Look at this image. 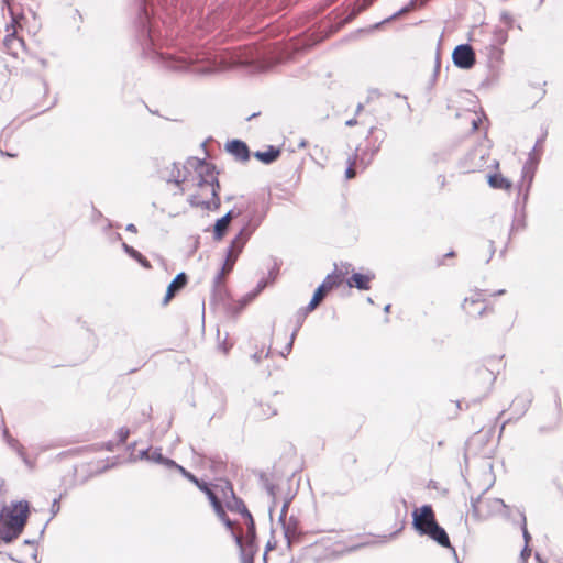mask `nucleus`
<instances>
[{
	"instance_id": "nucleus-1",
	"label": "nucleus",
	"mask_w": 563,
	"mask_h": 563,
	"mask_svg": "<svg viewBox=\"0 0 563 563\" xmlns=\"http://www.w3.org/2000/svg\"><path fill=\"white\" fill-rule=\"evenodd\" d=\"M167 24L170 18L168 0H140L139 15L135 21L136 38L142 54L170 71L206 76L232 66L263 67L267 60V52L255 45L222 49L214 53L211 47L196 40L202 38L216 30L221 13L211 12L201 16L196 24L192 38H181L178 43L163 51L157 19Z\"/></svg>"
},
{
	"instance_id": "nucleus-2",
	"label": "nucleus",
	"mask_w": 563,
	"mask_h": 563,
	"mask_svg": "<svg viewBox=\"0 0 563 563\" xmlns=\"http://www.w3.org/2000/svg\"><path fill=\"white\" fill-rule=\"evenodd\" d=\"M187 165L192 167L199 177L198 186L200 188L210 187L211 200L206 201L201 200L199 196L191 195L188 198V202L192 207H201L206 210H217L220 208L221 200L219 197L220 184L214 175L216 167L211 164H208L205 159H199L197 157H190L187 161Z\"/></svg>"
},
{
	"instance_id": "nucleus-3",
	"label": "nucleus",
	"mask_w": 563,
	"mask_h": 563,
	"mask_svg": "<svg viewBox=\"0 0 563 563\" xmlns=\"http://www.w3.org/2000/svg\"><path fill=\"white\" fill-rule=\"evenodd\" d=\"M30 515L26 500L11 503L0 510V540L11 543L23 532Z\"/></svg>"
},
{
	"instance_id": "nucleus-4",
	"label": "nucleus",
	"mask_w": 563,
	"mask_h": 563,
	"mask_svg": "<svg viewBox=\"0 0 563 563\" xmlns=\"http://www.w3.org/2000/svg\"><path fill=\"white\" fill-rule=\"evenodd\" d=\"M262 217L255 219L250 217L245 224L240 229V231L235 234V236L231 240L230 245L227 250L228 254L239 257L241 252L243 251L245 244L254 233V231L258 228L262 222Z\"/></svg>"
},
{
	"instance_id": "nucleus-5",
	"label": "nucleus",
	"mask_w": 563,
	"mask_h": 563,
	"mask_svg": "<svg viewBox=\"0 0 563 563\" xmlns=\"http://www.w3.org/2000/svg\"><path fill=\"white\" fill-rule=\"evenodd\" d=\"M437 523L431 505H423L412 511V527L420 536H424Z\"/></svg>"
},
{
	"instance_id": "nucleus-6",
	"label": "nucleus",
	"mask_w": 563,
	"mask_h": 563,
	"mask_svg": "<svg viewBox=\"0 0 563 563\" xmlns=\"http://www.w3.org/2000/svg\"><path fill=\"white\" fill-rule=\"evenodd\" d=\"M187 173V166L180 168L179 165L175 162L168 163L166 166L157 168L158 177L166 183H173L177 185L180 194L185 191L184 187H181V184L186 181Z\"/></svg>"
},
{
	"instance_id": "nucleus-7",
	"label": "nucleus",
	"mask_w": 563,
	"mask_h": 563,
	"mask_svg": "<svg viewBox=\"0 0 563 563\" xmlns=\"http://www.w3.org/2000/svg\"><path fill=\"white\" fill-rule=\"evenodd\" d=\"M453 64L460 69H471L476 63V55L470 44L457 45L452 53Z\"/></svg>"
},
{
	"instance_id": "nucleus-8",
	"label": "nucleus",
	"mask_w": 563,
	"mask_h": 563,
	"mask_svg": "<svg viewBox=\"0 0 563 563\" xmlns=\"http://www.w3.org/2000/svg\"><path fill=\"white\" fill-rule=\"evenodd\" d=\"M487 151L482 146L475 147L470 151L462 161V168L465 173H474L483 168L486 164Z\"/></svg>"
},
{
	"instance_id": "nucleus-9",
	"label": "nucleus",
	"mask_w": 563,
	"mask_h": 563,
	"mask_svg": "<svg viewBox=\"0 0 563 563\" xmlns=\"http://www.w3.org/2000/svg\"><path fill=\"white\" fill-rule=\"evenodd\" d=\"M533 396L530 391H523L515 397L510 405L511 410V417L508 418L501 426V430L505 428V424L509 421L518 420L521 417L526 415L528 411L531 402H532Z\"/></svg>"
},
{
	"instance_id": "nucleus-10",
	"label": "nucleus",
	"mask_w": 563,
	"mask_h": 563,
	"mask_svg": "<svg viewBox=\"0 0 563 563\" xmlns=\"http://www.w3.org/2000/svg\"><path fill=\"white\" fill-rule=\"evenodd\" d=\"M8 34L3 40L5 52L11 56L19 58L20 53L25 52V43L23 38L16 36L15 23L7 25Z\"/></svg>"
},
{
	"instance_id": "nucleus-11",
	"label": "nucleus",
	"mask_w": 563,
	"mask_h": 563,
	"mask_svg": "<svg viewBox=\"0 0 563 563\" xmlns=\"http://www.w3.org/2000/svg\"><path fill=\"white\" fill-rule=\"evenodd\" d=\"M373 1L374 0H357L345 18L341 19L340 21H334L333 23H331L330 30L327 32L324 37L329 36L332 33H335L343 25L355 19L362 11L369 7L373 3Z\"/></svg>"
},
{
	"instance_id": "nucleus-12",
	"label": "nucleus",
	"mask_w": 563,
	"mask_h": 563,
	"mask_svg": "<svg viewBox=\"0 0 563 563\" xmlns=\"http://www.w3.org/2000/svg\"><path fill=\"white\" fill-rule=\"evenodd\" d=\"M233 540L240 549L241 563H246L249 559L251 562H254V555L256 552L255 542L252 540L244 541L240 533H233Z\"/></svg>"
},
{
	"instance_id": "nucleus-13",
	"label": "nucleus",
	"mask_w": 563,
	"mask_h": 563,
	"mask_svg": "<svg viewBox=\"0 0 563 563\" xmlns=\"http://www.w3.org/2000/svg\"><path fill=\"white\" fill-rule=\"evenodd\" d=\"M225 150L232 156L235 157L236 161L247 162L250 159L251 153L249 146L245 142L241 140H232L225 144Z\"/></svg>"
},
{
	"instance_id": "nucleus-14",
	"label": "nucleus",
	"mask_w": 563,
	"mask_h": 563,
	"mask_svg": "<svg viewBox=\"0 0 563 563\" xmlns=\"http://www.w3.org/2000/svg\"><path fill=\"white\" fill-rule=\"evenodd\" d=\"M424 536H428L430 539H432L434 542H437L440 547L451 549L454 556L457 558L456 551L452 547L446 531L439 523L434 525L431 529H429Z\"/></svg>"
},
{
	"instance_id": "nucleus-15",
	"label": "nucleus",
	"mask_w": 563,
	"mask_h": 563,
	"mask_svg": "<svg viewBox=\"0 0 563 563\" xmlns=\"http://www.w3.org/2000/svg\"><path fill=\"white\" fill-rule=\"evenodd\" d=\"M188 282L187 275L181 272L169 283L166 289V295L163 299V305H167L186 285Z\"/></svg>"
},
{
	"instance_id": "nucleus-16",
	"label": "nucleus",
	"mask_w": 563,
	"mask_h": 563,
	"mask_svg": "<svg viewBox=\"0 0 563 563\" xmlns=\"http://www.w3.org/2000/svg\"><path fill=\"white\" fill-rule=\"evenodd\" d=\"M3 439L5 441V443L9 445L10 449H12L20 457L21 460L23 461V463L29 467V468H33L34 467V462H32L25 454V450H24V446L19 442V440H16L15 438H13L10 433H9V430L5 428L3 430Z\"/></svg>"
},
{
	"instance_id": "nucleus-17",
	"label": "nucleus",
	"mask_w": 563,
	"mask_h": 563,
	"mask_svg": "<svg viewBox=\"0 0 563 563\" xmlns=\"http://www.w3.org/2000/svg\"><path fill=\"white\" fill-rule=\"evenodd\" d=\"M276 413V408L269 404L255 402L250 409V416L255 420H265L275 416Z\"/></svg>"
},
{
	"instance_id": "nucleus-18",
	"label": "nucleus",
	"mask_w": 563,
	"mask_h": 563,
	"mask_svg": "<svg viewBox=\"0 0 563 563\" xmlns=\"http://www.w3.org/2000/svg\"><path fill=\"white\" fill-rule=\"evenodd\" d=\"M483 300L477 297L465 298L463 309L465 312L473 317H482L486 311V306L482 305Z\"/></svg>"
},
{
	"instance_id": "nucleus-19",
	"label": "nucleus",
	"mask_w": 563,
	"mask_h": 563,
	"mask_svg": "<svg viewBox=\"0 0 563 563\" xmlns=\"http://www.w3.org/2000/svg\"><path fill=\"white\" fill-rule=\"evenodd\" d=\"M340 285V279L334 274H329L324 280L317 287L313 296H317L321 301L325 298L327 294Z\"/></svg>"
},
{
	"instance_id": "nucleus-20",
	"label": "nucleus",
	"mask_w": 563,
	"mask_h": 563,
	"mask_svg": "<svg viewBox=\"0 0 563 563\" xmlns=\"http://www.w3.org/2000/svg\"><path fill=\"white\" fill-rule=\"evenodd\" d=\"M374 278V275L362 274V273H353L350 279L347 280L349 287H355L358 290H368L369 282Z\"/></svg>"
},
{
	"instance_id": "nucleus-21",
	"label": "nucleus",
	"mask_w": 563,
	"mask_h": 563,
	"mask_svg": "<svg viewBox=\"0 0 563 563\" xmlns=\"http://www.w3.org/2000/svg\"><path fill=\"white\" fill-rule=\"evenodd\" d=\"M280 153L282 152L278 147L268 145L265 151H256L254 153V157L260 162L268 165L277 161V158L280 156Z\"/></svg>"
},
{
	"instance_id": "nucleus-22",
	"label": "nucleus",
	"mask_w": 563,
	"mask_h": 563,
	"mask_svg": "<svg viewBox=\"0 0 563 563\" xmlns=\"http://www.w3.org/2000/svg\"><path fill=\"white\" fill-rule=\"evenodd\" d=\"M539 163V157L533 153H529V157L522 167V178H528V187L531 185Z\"/></svg>"
},
{
	"instance_id": "nucleus-23",
	"label": "nucleus",
	"mask_w": 563,
	"mask_h": 563,
	"mask_svg": "<svg viewBox=\"0 0 563 563\" xmlns=\"http://www.w3.org/2000/svg\"><path fill=\"white\" fill-rule=\"evenodd\" d=\"M488 185L494 189L510 190L512 187L511 181L499 173L490 174L487 176Z\"/></svg>"
},
{
	"instance_id": "nucleus-24",
	"label": "nucleus",
	"mask_w": 563,
	"mask_h": 563,
	"mask_svg": "<svg viewBox=\"0 0 563 563\" xmlns=\"http://www.w3.org/2000/svg\"><path fill=\"white\" fill-rule=\"evenodd\" d=\"M228 486L231 490V494H232V501H229L227 504V507L230 511H234V512H239L241 514L244 518H247L251 515V512L249 511V509L246 508L244 501L238 497H235L234 493H233V489H232V486L228 483Z\"/></svg>"
},
{
	"instance_id": "nucleus-25",
	"label": "nucleus",
	"mask_w": 563,
	"mask_h": 563,
	"mask_svg": "<svg viewBox=\"0 0 563 563\" xmlns=\"http://www.w3.org/2000/svg\"><path fill=\"white\" fill-rule=\"evenodd\" d=\"M227 219L228 218H224L222 216L213 224L212 235H213L214 241H221L224 238V235L227 234V232L230 228V224H231Z\"/></svg>"
},
{
	"instance_id": "nucleus-26",
	"label": "nucleus",
	"mask_w": 563,
	"mask_h": 563,
	"mask_svg": "<svg viewBox=\"0 0 563 563\" xmlns=\"http://www.w3.org/2000/svg\"><path fill=\"white\" fill-rule=\"evenodd\" d=\"M122 250L133 260H135L140 265L146 269L152 268V265L150 261L143 256L137 250L132 247L131 245L126 244L125 242L122 243Z\"/></svg>"
},
{
	"instance_id": "nucleus-27",
	"label": "nucleus",
	"mask_w": 563,
	"mask_h": 563,
	"mask_svg": "<svg viewBox=\"0 0 563 563\" xmlns=\"http://www.w3.org/2000/svg\"><path fill=\"white\" fill-rule=\"evenodd\" d=\"M153 463L162 464V465H164L167 468H174V470H177V471L181 466V465L177 464L174 460H172L169 457H165L162 454V449L161 448H156L155 449V455L153 456Z\"/></svg>"
},
{
	"instance_id": "nucleus-28",
	"label": "nucleus",
	"mask_w": 563,
	"mask_h": 563,
	"mask_svg": "<svg viewBox=\"0 0 563 563\" xmlns=\"http://www.w3.org/2000/svg\"><path fill=\"white\" fill-rule=\"evenodd\" d=\"M507 40H508L507 31L499 29V27L495 29L494 34H493L492 47H493L494 52L496 53V55L500 56L503 53L501 49L496 47V45H503L504 43L507 42Z\"/></svg>"
},
{
	"instance_id": "nucleus-29",
	"label": "nucleus",
	"mask_w": 563,
	"mask_h": 563,
	"mask_svg": "<svg viewBox=\"0 0 563 563\" xmlns=\"http://www.w3.org/2000/svg\"><path fill=\"white\" fill-rule=\"evenodd\" d=\"M261 479L263 482V486L266 489L268 496L272 498V505L268 508L269 517L272 518L274 508L276 506V486L265 477V475H261Z\"/></svg>"
},
{
	"instance_id": "nucleus-30",
	"label": "nucleus",
	"mask_w": 563,
	"mask_h": 563,
	"mask_svg": "<svg viewBox=\"0 0 563 563\" xmlns=\"http://www.w3.org/2000/svg\"><path fill=\"white\" fill-rule=\"evenodd\" d=\"M477 375H478L479 379H482L483 382H485L487 384V390H490L493 384L496 380L495 373L492 369H489L488 367L483 366L477 369Z\"/></svg>"
},
{
	"instance_id": "nucleus-31",
	"label": "nucleus",
	"mask_w": 563,
	"mask_h": 563,
	"mask_svg": "<svg viewBox=\"0 0 563 563\" xmlns=\"http://www.w3.org/2000/svg\"><path fill=\"white\" fill-rule=\"evenodd\" d=\"M560 420H561V401H560L559 396H555L553 420H552L551 424H549L548 427H541L540 431H549V430L555 429L559 426Z\"/></svg>"
},
{
	"instance_id": "nucleus-32",
	"label": "nucleus",
	"mask_w": 563,
	"mask_h": 563,
	"mask_svg": "<svg viewBox=\"0 0 563 563\" xmlns=\"http://www.w3.org/2000/svg\"><path fill=\"white\" fill-rule=\"evenodd\" d=\"M483 499H482V495H479L478 497H472L471 498V508H472V514L474 517L476 518H481V517H484V516H487L490 511H487V512H484L483 511Z\"/></svg>"
},
{
	"instance_id": "nucleus-33",
	"label": "nucleus",
	"mask_w": 563,
	"mask_h": 563,
	"mask_svg": "<svg viewBox=\"0 0 563 563\" xmlns=\"http://www.w3.org/2000/svg\"><path fill=\"white\" fill-rule=\"evenodd\" d=\"M282 525H283L284 536L287 541V547L290 549L292 540L298 537L297 529L295 526L292 527L290 523H286V521L282 522Z\"/></svg>"
},
{
	"instance_id": "nucleus-34",
	"label": "nucleus",
	"mask_w": 563,
	"mask_h": 563,
	"mask_svg": "<svg viewBox=\"0 0 563 563\" xmlns=\"http://www.w3.org/2000/svg\"><path fill=\"white\" fill-rule=\"evenodd\" d=\"M426 1H427V0H410V2H409V4H408V5H406V7L401 8L399 11H397L396 13H394V14L389 18V20L395 19V18H397V16H399V15L404 14V13L409 12L410 10L415 9L418 4H420V5H421V4H423ZM386 21H388V19H387Z\"/></svg>"
},
{
	"instance_id": "nucleus-35",
	"label": "nucleus",
	"mask_w": 563,
	"mask_h": 563,
	"mask_svg": "<svg viewBox=\"0 0 563 563\" xmlns=\"http://www.w3.org/2000/svg\"><path fill=\"white\" fill-rule=\"evenodd\" d=\"M245 520H246V527H247L246 540H252L253 542H255L256 529H255L254 519L252 516H250V517L245 518Z\"/></svg>"
},
{
	"instance_id": "nucleus-36",
	"label": "nucleus",
	"mask_w": 563,
	"mask_h": 563,
	"mask_svg": "<svg viewBox=\"0 0 563 563\" xmlns=\"http://www.w3.org/2000/svg\"><path fill=\"white\" fill-rule=\"evenodd\" d=\"M308 316V312H306L302 308L299 309L295 316L296 318V324H295V328H294V331L292 333L297 334L298 331L300 330V328L302 327L306 318Z\"/></svg>"
},
{
	"instance_id": "nucleus-37",
	"label": "nucleus",
	"mask_w": 563,
	"mask_h": 563,
	"mask_svg": "<svg viewBox=\"0 0 563 563\" xmlns=\"http://www.w3.org/2000/svg\"><path fill=\"white\" fill-rule=\"evenodd\" d=\"M154 455H155V449L152 451V448H146L144 450H141L139 452V454L135 457H133L132 460L133 461L146 460V461L153 462V456Z\"/></svg>"
},
{
	"instance_id": "nucleus-38",
	"label": "nucleus",
	"mask_w": 563,
	"mask_h": 563,
	"mask_svg": "<svg viewBox=\"0 0 563 563\" xmlns=\"http://www.w3.org/2000/svg\"><path fill=\"white\" fill-rule=\"evenodd\" d=\"M347 163H349V165H347V168L345 170V177L347 179H352L356 175V170H355L356 155L354 157H349Z\"/></svg>"
},
{
	"instance_id": "nucleus-39",
	"label": "nucleus",
	"mask_w": 563,
	"mask_h": 563,
	"mask_svg": "<svg viewBox=\"0 0 563 563\" xmlns=\"http://www.w3.org/2000/svg\"><path fill=\"white\" fill-rule=\"evenodd\" d=\"M236 260V256L227 253L225 261L221 271L225 272V274L230 273L233 269Z\"/></svg>"
},
{
	"instance_id": "nucleus-40",
	"label": "nucleus",
	"mask_w": 563,
	"mask_h": 563,
	"mask_svg": "<svg viewBox=\"0 0 563 563\" xmlns=\"http://www.w3.org/2000/svg\"><path fill=\"white\" fill-rule=\"evenodd\" d=\"M218 518L223 522V525L227 527V529L231 532V536L233 537V533H236L234 531L233 521L227 516L225 512H223V515L219 516Z\"/></svg>"
},
{
	"instance_id": "nucleus-41",
	"label": "nucleus",
	"mask_w": 563,
	"mask_h": 563,
	"mask_svg": "<svg viewBox=\"0 0 563 563\" xmlns=\"http://www.w3.org/2000/svg\"><path fill=\"white\" fill-rule=\"evenodd\" d=\"M130 435V430L125 427L118 429L117 437L118 443H124Z\"/></svg>"
},
{
	"instance_id": "nucleus-42",
	"label": "nucleus",
	"mask_w": 563,
	"mask_h": 563,
	"mask_svg": "<svg viewBox=\"0 0 563 563\" xmlns=\"http://www.w3.org/2000/svg\"><path fill=\"white\" fill-rule=\"evenodd\" d=\"M320 302H321V299H319L317 296L312 295V298H311L310 302L306 307H303L302 309L306 312L310 313V312H312L319 306Z\"/></svg>"
},
{
	"instance_id": "nucleus-43",
	"label": "nucleus",
	"mask_w": 563,
	"mask_h": 563,
	"mask_svg": "<svg viewBox=\"0 0 563 563\" xmlns=\"http://www.w3.org/2000/svg\"><path fill=\"white\" fill-rule=\"evenodd\" d=\"M244 211L243 208H233L231 210H229L223 217L224 218H228L227 220L231 223L232 220L236 217H239L242 212Z\"/></svg>"
},
{
	"instance_id": "nucleus-44",
	"label": "nucleus",
	"mask_w": 563,
	"mask_h": 563,
	"mask_svg": "<svg viewBox=\"0 0 563 563\" xmlns=\"http://www.w3.org/2000/svg\"><path fill=\"white\" fill-rule=\"evenodd\" d=\"M296 335L297 334H295V333L290 334L289 342L286 344L285 349L280 352V355L283 357H286L291 352Z\"/></svg>"
},
{
	"instance_id": "nucleus-45",
	"label": "nucleus",
	"mask_w": 563,
	"mask_h": 563,
	"mask_svg": "<svg viewBox=\"0 0 563 563\" xmlns=\"http://www.w3.org/2000/svg\"><path fill=\"white\" fill-rule=\"evenodd\" d=\"M227 295H228V292H227V289L224 288V286L213 288V297L214 298L224 301Z\"/></svg>"
},
{
	"instance_id": "nucleus-46",
	"label": "nucleus",
	"mask_w": 563,
	"mask_h": 563,
	"mask_svg": "<svg viewBox=\"0 0 563 563\" xmlns=\"http://www.w3.org/2000/svg\"><path fill=\"white\" fill-rule=\"evenodd\" d=\"M489 506L492 508V511H500L503 508H506L505 503L498 498L489 500Z\"/></svg>"
},
{
	"instance_id": "nucleus-47",
	"label": "nucleus",
	"mask_w": 563,
	"mask_h": 563,
	"mask_svg": "<svg viewBox=\"0 0 563 563\" xmlns=\"http://www.w3.org/2000/svg\"><path fill=\"white\" fill-rule=\"evenodd\" d=\"M525 225H526V222H525L523 217H515L512 225H511V232L523 229Z\"/></svg>"
},
{
	"instance_id": "nucleus-48",
	"label": "nucleus",
	"mask_w": 563,
	"mask_h": 563,
	"mask_svg": "<svg viewBox=\"0 0 563 563\" xmlns=\"http://www.w3.org/2000/svg\"><path fill=\"white\" fill-rule=\"evenodd\" d=\"M178 472L191 483L198 484V478L192 473L188 472L185 467L180 466Z\"/></svg>"
},
{
	"instance_id": "nucleus-49",
	"label": "nucleus",
	"mask_w": 563,
	"mask_h": 563,
	"mask_svg": "<svg viewBox=\"0 0 563 563\" xmlns=\"http://www.w3.org/2000/svg\"><path fill=\"white\" fill-rule=\"evenodd\" d=\"M256 297V294L249 292L243 298L239 300L240 302V309H244L254 298Z\"/></svg>"
},
{
	"instance_id": "nucleus-50",
	"label": "nucleus",
	"mask_w": 563,
	"mask_h": 563,
	"mask_svg": "<svg viewBox=\"0 0 563 563\" xmlns=\"http://www.w3.org/2000/svg\"><path fill=\"white\" fill-rule=\"evenodd\" d=\"M521 529H522V537H523V540H525V544L529 545V542L531 540V536L527 529V523H526V517L522 515V526H521Z\"/></svg>"
},
{
	"instance_id": "nucleus-51",
	"label": "nucleus",
	"mask_w": 563,
	"mask_h": 563,
	"mask_svg": "<svg viewBox=\"0 0 563 563\" xmlns=\"http://www.w3.org/2000/svg\"><path fill=\"white\" fill-rule=\"evenodd\" d=\"M228 312H230L232 316H238L243 309H240V302L238 303H228L225 306Z\"/></svg>"
},
{
	"instance_id": "nucleus-52",
	"label": "nucleus",
	"mask_w": 563,
	"mask_h": 563,
	"mask_svg": "<svg viewBox=\"0 0 563 563\" xmlns=\"http://www.w3.org/2000/svg\"><path fill=\"white\" fill-rule=\"evenodd\" d=\"M225 272L220 271L213 279V288L223 286Z\"/></svg>"
},
{
	"instance_id": "nucleus-53",
	"label": "nucleus",
	"mask_w": 563,
	"mask_h": 563,
	"mask_svg": "<svg viewBox=\"0 0 563 563\" xmlns=\"http://www.w3.org/2000/svg\"><path fill=\"white\" fill-rule=\"evenodd\" d=\"M290 500L287 499L284 501L280 515H279V522H284L287 516L288 507H289Z\"/></svg>"
},
{
	"instance_id": "nucleus-54",
	"label": "nucleus",
	"mask_w": 563,
	"mask_h": 563,
	"mask_svg": "<svg viewBox=\"0 0 563 563\" xmlns=\"http://www.w3.org/2000/svg\"><path fill=\"white\" fill-rule=\"evenodd\" d=\"M2 2L8 7L9 14H10V16L12 19V22L16 23L19 16L13 12V10L11 8V3L13 2V0H2Z\"/></svg>"
},
{
	"instance_id": "nucleus-55",
	"label": "nucleus",
	"mask_w": 563,
	"mask_h": 563,
	"mask_svg": "<svg viewBox=\"0 0 563 563\" xmlns=\"http://www.w3.org/2000/svg\"><path fill=\"white\" fill-rule=\"evenodd\" d=\"M531 555V549L529 548V545L525 544L523 549L521 550V553H520V556L522 559V563H526V561L528 560V558Z\"/></svg>"
},
{
	"instance_id": "nucleus-56",
	"label": "nucleus",
	"mask_w": 563,
	"mask_h": 563,
	"mask_svg": "<svg viewBox=\"0 0 563 563\" xmlns=\"http://www.w3.org/2000/svg\"><path fill=\"white\" fill-rule=\"evenodd\" d=\"M211 506H212V508H213V510H214V512L217 514L218 517L222 516L223 512H225V510H224V508H223V506H222L220 500L218 503L211 505Z\"/></svg>"
},
{
	"instance_id": "nucleus-57",
	"label": "nucleus",
	"mask_w": 563,
	"mask_h": 563,
	"mask_svg": "<svg viewBox=\"0 0 563 563\" xmlns=\"http://www.w3.org/2000/svg\"><path fill=\"white\" fill-rule=\"evenodd\" d=\"M117 445H118V443H115L113 441H107V442L102 443L101 448L106 451L112 452V451H114Z\"/></svg>"
},
{
	"instance_id": "nucleus-58",
	"label": "nucleus",
	"mask_w": 563,
	"mask_h": 563,
	"mask_svg": "<svg viewBox=\"0 0 563 563\" xmlns=\"http://www.w3.org/2000/svg\"><path fill=\"white\" fill-rule=\"evenodd\" d=\"M500 20H501L504 23L508 24L509 26H510V25H511V23H512V16H511L508 12H503V13L500 14Z\"/></svg>"
},
{
	"instance_id": "nucleus-59",
	"label": "nucleus",
	"mask_w": 563,
	"mask_h": 563,
	"mask_svg": "<svg viewBox=\"0 0 563 563\" xmlns=\"http://www.w3.org/2000/svg\"><path fill=\"white\" fill-rule=\"evenodd\" d=\"M59 500L57 498H55L52 503V508H51V511H52V517H54L58 511H59Z\"/></svg>"
},
{
	"instance_id": "nucleus-60",
	"label": "nucleus",
	"mask_w": 563,
	"mask_h": 563,
	"mask_svg": "<svg viewBox=\"0 0 563 563\" xmlns=\"http://www.w3.org/2000/svg\"><path fill=\"white\" fill-rule=\"evenodd\" d=\"M266 287L265 280H260L256 288L252 291V294H256V296Z\"/></svg>"
},
{
	"instance_id": "nucleus-61",
	"label": "nucleus",
	"mask_w": 563,
	"mask_h": 563,
	"mask_svg": "<svg viewBox=\"0 0 563 563\" xmlns=\"http://www.w3.org/2000/svg\"><path fill=\"white\" fill-rule=\"evenodd\" d=\"M494 254H495V245H494V241L490 240L489 241V256L486 260V263H488L492 260Z\"/></svg>"
},
{
	"instance_id": "nucleus-62",
	"label": "nucleus",
	"mask_w": 563,
	"mask_h": 563,
	"mask_svg": "<svg viewBox=\"0 0 563 563\" xmlns=\"http://www.w3.org/2000/svg\"><path fill=\"white\" fill-rule=\"evenodd\" d=\"M544 137L545 135H542L540 139L537 140L536 145L530 153H533L536 155L537 148L542 144Z\"/></svg>"
},
{
	"instance_id": "nucleus-63",
	"label": "nucleus",
	"mask_w": 563,
	"mask_h": 563,
	"mask_svg": "<svg viewBox=\"0 0 563 563\" xmlns=\"http://www.w3.org/2000/svg\"><path fill=\"white\" fill-rule=\"evenodd\" d=\"M201 492L207 490L208 484L198 478V484H195Z\"/></svg>"
},
{
	"instance_id": "nucleus-64",
	"label": "nucleus",
	"mask_w": 563,
	"mask_h": 563,
	"mask_svg": "<svg viewBox=\"0 0 563 563\" xmlns=\"http://www.w3.org/2000/svg\"><path fill=\"white\" fill-rule=\"evenodd\" d=\"M251 358L258 364L262 361V355L260 352H255L254 354L251 355Z\"/></svg>"
}]
</instances>
